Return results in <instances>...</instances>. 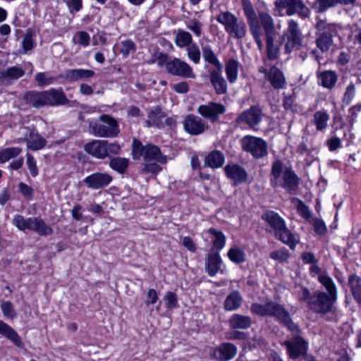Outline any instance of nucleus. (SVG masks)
Listing matches in <instances>:
<instances>
[{"label":"nucleus","instance_id":"obj_1","mask_svg":"<svg viewBox=\"0 0 361 361\" xmlns=\"http://www.w3.org/2000/svg\"><path fill=\"white\" fill-rule=\"evenodd\" d=\"M271 183L274 188L281 186L288 192H294L299 184V178L290 168L283 170V163L276 160L271 166Z\"/></svg>","mask_w":361,"mask_h":361},{"label":"nucleus","instance_id":"obj_2","mask_svg":"<svg viewBox=\"0 0 361 361\" xmlns=\"http://www.w3.org/2000/svg\"><path fill=\"white\" fill-rule=\"evenodd\" d=\"M262 219L274 230V235L279 240L288 245L290 249H295L299 241L286 227L284 220L277 213L268 211L263 214Z\"/></svg>","mask_w":361,"mask_h":361},{"label":"nucleus","instance_id":"obj_3","mask_svg":"<svg viewBox=\"0 0 361 361\" xmlns=\"http://www.w3.org/2000/svg\"><path fill=\"white\" fill-rule=\"evenodd\" d=\"M132 155L134 159H139L142 157L145 162L156 161L160 164L167 163V157L161 153L157 146L152 144L144 146L137 140H133Z\"/></svg>","mask_w":361,"mask_h":361},{"label":"nucleus","instance_id":"obj_4","mask_svg":"<svg viewBox=\"0 0 361 361\" xmlns=\"http://www.w3.org/2000/svg\"><path fill=\"white\" fill-rule=\"evenodd\" d=\"M217 21L224 25L225 30L232 37L243 39L246 36L247 27L244 21L239 20L229 11L221 12L216 17Z\"/></svg>","mask_w":361,"mask_h":361},{"label":"nucleus","instance_id":"obj_5","mask_svg":"<svg viewBox=\"0 0 361 361\" xmlns=\"http://www.w3.org/2000/svg\"><path fill=\"white\" fill-rule=\"evenodd\" d=\"M13 224L20 231L28 229L40 235H49L54 232L52 228L39 217L25 219L23 216L18 214L13 217Z\"/></svg>","mask_w":361,"mask_h":361},{"label":"nucleus","instance_id":"obj_6","mask_svg":"<svg viewBox=\"0 0 361 361\" xmlns=\"http://www.w3.org/2000/svg\"><path fill=\"white\" fill-rule=\"evenodd\" d=\"M84 149L87 154L97 159H104L111 154H118L121 147L116 142L111 143L104 140H94L85 145Z\"/></svg>","mask_w":361,"mask_h":361},{"label":"nucleus","instance_id":"obj_7","mask_svg":"<svg viewBox=\"0 0 361 361\" xmlns=\"http://www.w3.org/2000/svg\"><path fill=\"white\" fill-rule=\"evenodd\" d=\"M99 121L102 123L96 121H90L89 127L92 134L101 137H114L119 133L116 121L106 114L100 116Z\"/></svg>","mask_w":361,"mask_h":361},{"label":"nucleus","instance_id":"obj_8","mask_svg":"<svg viewBox=\"0 0 361 361\" xmlns=\"http://www.w3.org/2000/svg\"><path fill=\"white\" fill-rule=\"evenodd\" d=\"M317 30L315 44L323 53L327 52L333 46V34L336 32L335 26L324 20H319L316 25Z\"/></svg>","mask_w":361,"mask_h":361},{"label":"nucleus","instance_id":"obj_9","mask_svg":"<svg viewBox=\"0 0 361 361\" xmlns=\"http://www.w3.org/2000/svg\"><path fill=\"white\" fill-rule=\"evenodd\" d=\"M241 2L250 32L257 43L259 49L262 50L264 47L263 42L261 39L262 30L257 16L250 0H241Z\"/></svg>","mask_w":361,"mask_h":361},{"label":"nucleus","instance_id":"obj_10","mask_svg":"<svg viewBox=\"0 0 361 361\" xmlns=\"http://www.w3.org/2000/svg\"><path fill=\"white\" fill-rule=\"evenodd\" d=\"M336 300L337 298L335 295L317 290L313 293V298L309 302V308L316 313L326 314L332 310Z\"/></svg>","mask_w":361,"mask_h":361},{"label":"nucleus","instance_id":"obj_11","mask_svg":"<svg viewBox=\"0 0 361 361\" xmlns=\"http://www.w3.org/2000/svg\"><path fill=\"white\" fill-rule=\"evenodd\" d=\"M240 142L243 149L250 153L256 159L262 158L268 154L267 144L260 137L246 135Z\"/></svg>","mask_w":361,"mask_h":361},{"label":"nucleus","instance_id":"obj_12","mask_svg":"<svg viewBox=\"0 0 361 361\" xmlns=\"http://www.w3.org/2000/svg\"><path fill=\"white\" fill-rule=\"evenodd\" d=\"M287 42L285 44V51L290 53L295 49H299L302 45V37L298 23L290 20L288 23V28L286 30Z\"/></svg>","mask_w":361,"mask_h":361},{"label":"nucleus","instance_id":"obj_13","mask_svg":"<svg viewBox=\"0 0 361 361\" xmlns=\"http://www.w3.org/2000/svg\"><path fill=\"white\" fill-rule=\"evenodd\" d=\"M167 73L182 78H195L192 67L185 61L175 57L167 63Z\"/></svg>","mask_w":361,"mask_h":361},{"label":"nucleus","instance_id":"obj_14","mask_svg":"<svg viewBox=\"0 0 361 361\" xmlns=\"http://www.w3.org/2000/svg\"><path fill=\"white\" fill-rule=\"evenodd\" d=\"M262 119V109L259 106H254L240 114L235 118V123L238 125L245 124L250 128L255 129Z\"/></svg>","mask_w":361,"mask_h":361},{"label":"nucleus","instance_id":"obj_15","mask_svg":"<svg viewBox=\"0 0 361 361\" xmlns=\"http://www.w3.org/2000/svg\"><path fill=\"white\" fill-rule=\"evenodd\" d=\"M275 4L277 7L286 8L288 16L297 13L304 18H307L310 13V9L302 0H277Z\"/></svg>","mask_w":361,"mask_h":361},{"label":"nucleus","instance_id":"obj_16","mask_svg":"<svg viewBox=\"0 0 361 361\" xmlns=\"http://www.w3.org/2000/svg\"><path fill=\"white\" fill-rule=\"evenodd\" d=\"M22 130L25 136L23 139H18V142H20L22 140L25 141L27 147L32 150L41 149L46 145V140L35 129L24 127Z\"/></svg>","mask_w":361,"mask_h":361},{"label":"nucleus","instance_id":"obj_17","mask_svg":"<svg viewBox=\"0 0 361 361\" xmlns=\"http://www.w3.org/2000/svg\"><path fill=\"white\" fill-rule=\"evenodd\" d=\"M283 345L286 347L289 357L296 359L301 355H305L307 351V343L300 336H295L290 340L285 341Z\"/></svg>","mask_w":361,"mask_h":361},{"label":"nucleus","instance_id":"obj_18","mask_svg":"<svg viewBox=\"0 0 361 361\" xmlns=\"http://www.w3.org/2000/svg\"><path fill=\"white\" fill-rule=\"evenodd\" d=\"M197 111L204 118L215 123L219 120L220 115L225 113L226 107L219 103L209 102L208 104L200 106Z\"/></svg>","mask_w":361,"mask_h":361},{"label":"nucleus","instance_id":"obj_19","mask_svg":"<svg viewBox=\"0 0 361 361\" xmlns=\"http://www.w3.org/2000/svg\"><path fill=\"white\" fill-rule=\"evenodd\" d=\"M184 129L192 135H197L203 133L208 126L200 117L190 114L186 116L183 121Z\"/></svg>","mask_w":361,"mask_h":361},{"label":"nucleus","instance_id":"obj_20","mask_svg":"<svg viewBox=\"0 0 361 361\" xmlns=\"http://www.w3.org/2000/svg\"><path fill=\"white\" fill-rule=\"evenodd\" d=\"M112 180V176L107 173H94L87 176L83 182L88 188L98 190L109 185Z\"/></svg>","mask_w":361,"mask_h":361},{"label":"nucleus","instance_id":"obj_21","mask_svg":"<svg viewBox=\"0 0 361 361\" xmlns=\"http://www.w3.org/2000/svg\"><path fill=\"white\" fill-rule=\"evenodd\" d=\"M236 347L230 343H224L212 350L211 357L219 361H228L235 356Z\"/></svg>","mask_w":361,"mask_h":361},{"label":"nucleus","instance_id":"obj_22","mask_svg":"<svg viewBox=\"0 0 361 361\" xmlns=\"http://www.w3.org/2000/svg\"><path fill=\"white\" fill-rule=\"evenodd\" d=\"M46 106H59L68 104L69 99L61 90L51 89L44 91Z\"/></svg>","mask_w":361,"mask_h":361},{"label":"nucleus","instance_id":"obj_23","mask_svg":"<svg viewBox=\"0 0 361 361\" xmlns=\"http://www.w3.org/2000/svg\"><path fill=\"white\" fill-rule=\"evenodd\" d=\"M222 69H212L209 71V80L218 94H223L227 92V82L222 75Z\"/></svg>","mask_w":361,"mask_h":361},{"label":"nucleus","instance_id":"obj_24","mask_svg":"<svg viewBox=\"0 0 361 361\" xmlns=\"http://www.w3.org/2000/svg\"><path fill=\"white\" fill-rule=\"evenodd\" d=\"M226 176L233 181L234 185L245 182L247 174L245 170L237 164L227 165L224 168Z\"/></svg>","mask_w":361,"mask_h":361},{"label":"nucleus","instance_id":"obj_25","mask_svg":"<svg viewBox=\"0 0 361 361\" xmlns=\"http://www.w3.org/2000/svg\"><path fill=\"white\" fill-rule=\"evenodd\" d=\"M0 334L10 340L16 346L20 348L24 347V343L18 334L1 320H0Z\"/></svg>","mask_w":361,"mask_h":361},{"label":"nucleus","instance_id":"obj_26","mask_svg":"<svg viewBox=\"0 0 361 361\" xmlns=\"http://www.w3.org/2000/svg\"><path fill=\"white\" fill-rule=\"evenodd\" d=\"M24 101L35 108H41L46 106L44 91H28L23 96Z\"/></svg>","mask_w":361,"mask_h":361},{"label":"nucleus","instance_id":"obj_27","mask_svg":"<svg viewBox=\"0 0 361 361\" xmlns=\"http://www.w3.org/2000/svg\"><path fill=\"white\" fill-rule=\"evenodd\" d=\"M221 259L218 252L211 250L206 261V268L209 276H215L220 269Z\"/></svg>","mask_w":361,"mask_h":361},{"label":"nucleus","instance_id":"obj_28","mask_svg":"<svg viewBox=\"0 0 361 361\" xmlns=\"http://www.w3.org/2000/svg\"><path fill=\"white\" fill-rule=\"evenodd\" d=\"M267 79L275 89L283 88L286 83L285 77L282 71L275 66L269 69Z\"/></svg>","mask_w":361,"mask_h":361},{"label":"nucleus","instance_id":"obj_29","mask_svg":"<svg viewBox=\"0 0 361 361\" xmlns=\"http://www.w3.org/2000/svg\"><path fill=\"white\" fill-rule=\"evenodd\" d=\"M229 326L233 329H247L252 324V319L249 316L234 314L229 319Z\"/></svg>","mask_w":361,"mask_h":361},{"label":"nucleus","instance_id":"obj_30","mask_svg":"<svg viewBox=\"0 0 361 361\" xmlns=\"http://www.w3.org/2000/svg\"><path fill=\"white\" fill-rule=\"evenodd\" d=\"M25 75V71L18 66H11L1 71L0 75L4 81L11 83L12 81L17 80Z\"/></svg>","mask_w":361,"mask_h":361},{"label":"nucleus","instance_id":"obj_31","mask_svg":"<svg viewBox=\"0 0 361 361\" xmlns=\"http://www.w3.org/2000/svg\"><path fill=\"white\" fill-rule=\"evenodd\" d=\"M258 16L261 25L264 31L265 36L276 35L272 17L268 13L264 11L259 12Z\"/></svg>","mask_w":361,"mask_h":361},{"label":"nucleus","instance_id":"obj_32","mask_svg":"<svg viewBox=\"0 0 361 361\" xmlns=\"http://www.w3.org/2000/svg\"><path fill=\"white\" fill-rule=\"evenodd\" d=\"M319 84L324 87L331 90L336 85L338 76L333 71H325L318 75Z\"/></svg>","mask_w":361,"mask_h":361},{"label":"nucleus","instance_id":"obj_33","mask_svg":"<svg viewBox=\"0 0 361 361\" xmlns=\"http://www.w3.org/2000/svg\"><path fill=\"white\" fill-rule=\"evenodd\" d=\"M94 75V72L92 70L71 69L66 71L65 78L69 81H75L92 77Z\"/></svg>","mask_w":361,"mask_h":361},{"label":"nucleus","instance_id":"obj_34","mask_svg":"<svg viewBox=\"0 0 361 361\" xmlns=\"http://www.w3.org/2000/svg\"><path fill=\"white\" fill-rule=\"evenodd\" d=\"M267 307L268 316L275 317L279 322L288 313L283 305L271 300L268 301Z\"/></svg>","mask_w":361,"mask_h":361},{"label":"nucleus","instance_id":"obj_35","mask_svg":"<svg viewBox=\"0 0 361 361\" xmlns=\"http://www.w3.org/2000/svg\"><path fill=\"white\" fill-rule=\"evenodd\" d=\"M202 56L206 62L214 66L213 69L223 68L222 64L219 62L217 56L214 54L209 45L202 47Z\"/></svg>","mask_w":361,"mask_h":361},{"label":"nucleus","instance_id":"obj_36","mask_svg":"<svg viewBox=\"0 0 361 361\" xmlns=\"http://www.w3.org/2000/svg\"><path fill=\"white\" fill-rule=\"evenodd\" d=\"M243 298L238 291L229 294L224 301V308L228 311L235 310L241 305Z\"/></svg>","mask_w":361,"mask_h":361},{"label":"nucleus","instance_id":"obj_37","mask_svg":"<svg viewBox=\"0 0 361 361\" xmlns=\"http://www.w3.org/2000/svg\"><path fill=\"white\" fill-rule=\"evenodd\" d=\"M348 285L354 299L361 303V279L355 274L350 275L348 277Z\"/></svg>","mask_w":361,"mask_h":361},{"label":"nucleus","instance_id":"obj_38","mask_svg":"<svg viewBox=\"0 0 361 361\" xmlns=\"http://www.w3.org/2000/svg\"><path fill=\"white\" fill-rule=\"evenodd\" d=\"M330 117L326 111H317L313 115V123L318 131H323L327 127Z\"/></svg>","mask_w":361,"mask_h":361},{"label":"nucleus","instance_id":"obj_39","mask_svg":"<svg viewBox=\"0 0 361 361\" xmlns=\"http://www.w3.org/2000/svg\"><path fill=\"white\" fill-rule=\"evenodd\" d=\"M205 161L211 168H219L224 164V156L221 152L214 150L207 156Z\"/></svg>","mask_w":361,"mask_h":361},{"label":"nucleus","instance_id":"obj_40","mask_svg":"<svg viewBox=\"0 0 361 361\" xmlns=\"http://www.w3.org/2000/svg\"><path fill=\"white\" fill-rule=\"evenodd\" d=\"M318 281L322 284L327 291L328 295L337 298V288L333 279L326 273H322L318 276Z\"/></svg>","mask_w":361,"mask_h":361},{"label":"nucleus","instance_id":"obj_41","mask_svg":"<svg viewBox=\"0 0 361 361\" xmlns=\"http://www.w3.org/2000/svg\"><path fill=\"white\" fill-rule=\"evenodd\" d=\"M341 3V0H315L312 8L317 13H324L329 8L334 7Z\"/></svg>","mask_w":361,"mask_h":361},{"label":"nucleus","instance_id":"obj_42","mask_svg":"<svg viewBox=\"0 0 361 361\" xmlns=\"http://www.w3.org/2000/svg\"><path fill=\"white\" fill-rule=\"evenodd\" d=\"M238 72V62L235 59H229L226 63V73L230 82L236 80Z\"/></svg>","mask_w":361,"mask_h":361},{"label":"nucleus","instance_id":"obj_43","mask_svg":"<svg viewBox=\"0 0 361 361\" xmlns=\"http://www.w3.org/2000/svg\"><path fill=\"white\" fill-rule=\"evenodd\" d=\"M209 233L214 235V239L213 240V247L211 250H214L219 252L225 245L226 237L222 232L218 231L214 228H210Z\"/></svg>","mask_w":361,"mask_h":361},{"label":"nucleus","instance_id":"obj_44","mask_svg":"<svg viewBox=\"0 0 361 361\" xmlns=\"http://www.w3.org/2000/svg\"><path fill=\"white\" fill-rule=\"evenodd\" d=\"M165 117V113L159 106L152 109L148 114V118L152 119L155 126L158 128L164 127V118Z\"/></svg>","mask_w":361,"mask_h":361},{"label":"nucleus","instance_id":"obj_45","mask_svg":"<svg viewBox=\"0 0 361 361\" xmlns=\"http://www.w3.org/2000/svg\"><path fill=\"white\" fill-rule=\"evenodd\" d=\"M266 37L267 52L269 59L274 60L278 58L279 49L274 44L276 35H268Z\"/></svg>","mask_w":361,"mask_h":361},{"label":"nucleus","instance_id":"obj_46","mask_svg":"<svg viewBox=\"0 0 361 361\" xmlns=\"http://www.w3.org/2000/svg\"><path fill=\"white\" fill-rule=\"evenodd\" d=\"M129 164V160L123 157H114L111 159L109 162L110 167L118 172L119 173H123Z\"/></svg>","mask_w":361,"mask_h":361},{"label":"nucleus","instance_id":"obj_47","mask_svg":"<svg viewBox=\"0 0 361 361\" xmlns=\"http://www.w3.org/2000/svg\"><path fill=\"white\" fill-rule=\"evenodd\" d=\"M22 152L20 147H8L0 151V163H4L10 159L17 157Z\"/></svg>","mask_w":361,"mask_h":361},{"label":"nucleus","instance_id":"obj_48","mask_svg":"<svg viewBox=\"0 0 361 361\" xmlns=\"http://www.w3.org/2000/svg\"><path fill=\"white\" fill-rule=\"evenodd\" d=\"M192 36L186 31H179L176 37V42L177 46L180 47H189L192 44Z\"/></svg>","mask_w":361,"mask_h":361},{"label":"nucleus","instance_id":"obj_49","mask_svg":"<svg viewBox=\"0 0 361 361\" xmlns=\"http://www.w3.org/2000/svg\"><path fill=\"white\" fill-rule=\"evenodd\" d=\"M228 258L235 263H241L245 261L244 251L238 247H231L228 252Z\"/></svg>","mask_w":361,"mask_h":361},{"label":"nucleus","instance_id":"obj_50","mask_svg":"<svg viewBox=\"0 0 361 361\" xmlns=\"http://www.w3.org/2000/svg\"><path fill=\"white\" fill-rule=\"evenodd\" d=\"M35 34L32 31H28L25 34L22 41V47L24 50V53L32 50L34 48L35 42L33 37Z\"/></svg>","mask_w":361,"mask_h":361},{"label":"nucleus","instance_id":"obj_51","mask_svg":"<svg viewBox=\"0 0 361 361\" xmlns=\"http://www.w3.org/2000/svg\"><path fill=\"white\" fill-rule=\"evenodd\" d=\"M188 58L195 63H198L200 60V51L196 44H192L187 48Z\"/></svg>","mask_w":361,"mask_h":361},{"label":"nucleus","instance_id":"obj_52","mask_svg":"<svg viewBox=\"0 0 361 361\" xmlns=\"http://www.w3.org/2000/svg\"><path fill=\"white\" fill-rule=\"evenodd\" d=\"M355 85L353 83L349 84L345 89L343 94L342 102L345 105H349L352 102L355 94Z\"/></svg>","mask_w":361,"mask_h":361},{"label":"nucleus","instance_id":"obj_53","mask_svg":"<svg viewBox=\"0 0 361 361\" xmlns=\"http://www.w3.org/2000/svg\"><path fill=\"white\" fill-rule=\"evenodd\" d=\"M270 257L280 262H284L290 257V253L286 248H282L271 252Z\"/></svg>","mask_w":361,"mask_h":361},{"label":"nucleus","instance_id":"obj_54","mask_svg":"<svg viewBox=\"0 0 361 361\" xmlns=\"http://www.w3.org/2000/svg\"><path fill=\"white\" fill-rule=\"evenodd\" d=\"M292 202H295L297 211L301 216L306 219L310 217L309 209L302 201L297 198H293Z\"/></svg>","mask_w":361,"mask_h":361},{"label":"nucleus","instance_id":"obj_55","mask_svg":"<svg viewBox=\"0 0 361 361\" xmlns=\"http://www.w3.org/2000/svg\"><path fill=\"white\" fill-rule=\"evenodd\" d=\"M268 302L265 304L253 303L250 306V311L259 316H268Z\"/></svg>","mask_w":361,"mask_h":361},{"label":"nucleus","instance_id":"obj_56","mask_svg":"<svg viewBox=\"0 0 361 361\" xmlns=\"http://www.w3.org/2000/svg\"><path fill=\"white\" fill-rule=\"evenodd\" d=\"M135 44L131 40H125L121 43V53L124 58L128 57L131 51L135 50Z\"/></svg>","mask_w":361,"mask_h":361},{"label":"nucleus","instance_id":"obj_57","mask_svg":"<svg viewBox=\"0 0 361 361\" xmlns=\"http://www.w3.org/2000/svg\"><path fill=\"white\" fill-rule=\"evenodd\" d=\"M35 80L39 86L43 87L52 83L54 78L47 75L45 73H39L35 75Z\"/></svg>","mask_w":361,"mask_h":361},{"label":"nucleus","instance_id":"obj_58","mask_svg":"<svg viewBox=\"0 0 361 361\" xmlns=\"http://www.w3.org/2000/svg\"><path fill=\"white\" fill-rule=\"evenodd\" d=\"M75 37H78V39L77 41H75V38H73V42L76 44H80L82 47H87L90 44V37L87 32L80 31L75 34Z\"/></svg>","mask_w":361,"mask_h":361},{"label":"nucleus","instance_id":"obj_59","mask_svg":"<svg viewBox=\"0 0 361 361\" xmlns=\"http://www.w3.org/2000/svg\"><path fill=\"white\" fill-rule=\"evenodd\" d=\"M26 157V164L30 171V173L32 175V176L35 177L38 175V169L36 164V161L31 154L27 153Z\"/></svg>","mask_w":361,"mask_h":361},{"label":"nucleus","instance_id":"obj_60","mask_svg":"<svg viewBox=\"0 0 361 361\" xmlns=\"http://www.w3.org/2000/svg\"><path fill=\"white\" fill-rule=\"evenodd\" d=\"M159 164V163L156 161L145 162L142 171L145 173L157 174L162 170V168Z\"/></svg>","mask_w":361,"mask_h":361},{"label":"nucleus","instance_id":"obj_61","mask_svg":"<svg viewBox=\"0 0 361 361\" xmlns=\"http://www.w3.org/2000/svg\"><path fill=\"white\" fill-rule=\"evenodd\" d=\"M1 308L5 317L11 319L16 317V312L11 302H4L1 305Z\"/></svg>","mask_w":361,"mask_h":361},{"label":"nucleus","instance_id":"obj_62","mask_svg":"<svg viewBox=\"0 0 361 361\" xmlns=\"http://www.w3.org/2000/svg\"><path fill=\"white\" fill-rule=\"evenodd\" d=\"M202 23L196 20H190L187 25V27L197 37H200L202 34Z\"/></svg>","mask_w":361,"mask_h":361},{"label":"nucleus","instance_id":"obj_63","mask_svg":"<svg viewBox=\"0 0 361 361\" xmlns=\"http://www.w3.org/2000/svg\"><path fill=\"white\" fill-rule=\"evenodd\" d=\"M165 300L168 308H175L178 306L177 295L175 293L168 292L165 295Z\"/></svg>","mask_w":361,"mask_h":361},{"label":"nucleus","instance_id":"obj_64","mask_svg":"<svg viewBox=\"0 0 361 361\" xmlns=\"http://www.w3.org/2000/svg\"><path fill=\"white\" fill-rule=\"evenodd\" d=\"M280 322L283 323L286 326H287L293 333H298L299 331V329H298V327L297 325H295L290 317V314L289 313H288V314H286V316H285L281 321Z\"/></svg>","mask_w":361,"mask_h":361}]
</instances>
